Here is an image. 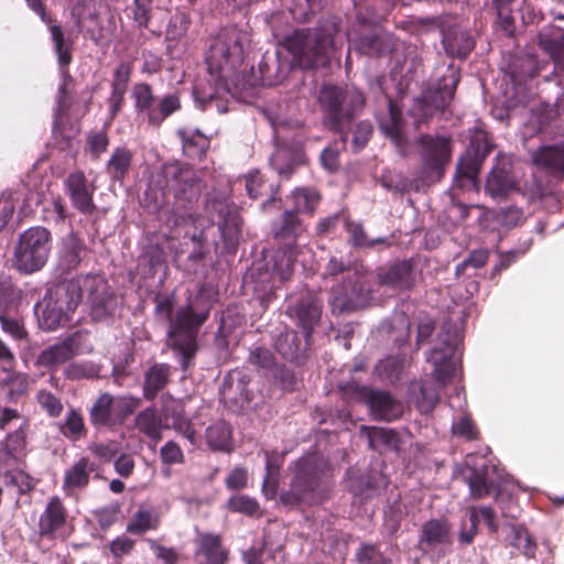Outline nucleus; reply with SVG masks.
<instances>
[{
  "label": "nucleus",
  "mask_w": 564,
  "mask_h": 564,
  "mask_svg": "<svg viewBox=\"0 0 564 564\" xmlns=\"http://www.w3.org/2000/svg\"><path fill=\"white\" fill-rule=\"evenodd\" d=\"M203 297V290H199L193 300L188 297L187 303L180 306L175 313L174 293L156 295L154 299L155 317L169 325L167 345L174 351L184 372L193 365L198 348V330L209 316L210 302Z\"/></svg>",
  "instance_id": "obj_1"
},
{
  "label": "nucleus",
  "mask_w": 564,
  "mask_h": 564,
  "mask_svg": "<svg viewBox=\"0 0 564 564\" xmlns=\"http://www.w3.org/2000/svg\"><path fill=\"white\" fill-rule=\"evenodd\" d=\"M83 289L88 293V304L90 307L91 318L96 322H108L113 317L119 308V300L110 290L104 276L86 275L70 279L58 283L54 290H48V300H53L55 294V303L52 310L53 317H47V311L43 312L44 322L47 328H54L61 323L64 315L74 312L82 301Z\"/></svg>",
  "instance_id": "obj_2"
},
{
  "label": "nucleus",
  "mask_w": 564,
  "mask_h": 564,
  "mask_svg": "<svg viewBox=\"0 0 564 564\" xmlns=\"http://www.w3.org/2000/svg\"><path fill=\"white\" fill-rule=\"evenodd\" d=\"M369 276L359 263L330 258L323 278L330 289L329 301L333 312L355 311L367 305L372 292L368 285Z\"/></svg>",
  "instance_id": "obj_3"
},
{
  "label": "nucleus",
  "mask_w": 564,
  "mask_h": 564,
  "mask_svg": "<svg viewBox=\"0 0 564 564\" xmlns=\"http://www.w3.org/2000/svg\"><path fill=\"white\" fill-rule=\"evenodd\" d=\"M332 476V468L324 456L310 454L301 457L294 464L290 488L280 495V502L291 509L318 503Z\"/></svg>",
  "instance_id": "obj_4"
},
{
  "label": "nucleus",
  "mask_w": 564,
  "mask_h": 564,
  "mask_svg": "<svg viewBox=\"0 0 564 564\" xmlns=\"http://www.w3.org/2000/svg\"><path fill=\"white\" fill-rule=\"evenodd\" d=\"M249 43V34L237 28L224 29L213 39L205 61L210 83L217 89L230 90V83L245 59Z\"/></svg>",
  "instance_id": "obj_5"
},
{
  "label": "nucleus",
  "mask_w": 564,
  "mask_h": 564,
  "mask_svg": "<svg viewBox=\"0 0 564 564\" xmlns=\"http://www.w3.org/2000/svg\"><path fill=\"white\" fill-rule=\"evenodd\" d=\"M337 24L325 21L314 29H299L286 35L283 46L302 68L325 65L336 50Z\"/></svg>",
  "instance_id": "obj_6"
},
{
  "label": "nucleus",
  "mask_w": 564,
  "mask_h": 564,
  "mask_svg": "<svg viewBox=\"0 0 564 564\" xmlns=\"http://www.w3.org/2000/svg\"><path fill=\"white\" fill-rule=\"evenodd\" d=\"M318 101L325 126L338 132L343 142H346L350 122L364 106V95L354 88L326 85L321 89Z\"/></svg>",
  "instance_id": "obj_7"
},
{
  "label": "nucleus",
  "mask_w": 564,
  "mask_h": 564,
  "mask_svg": "<svg viewBox=\"0 0 564 564\" xmlns=\"http://www.w3.org/2000/svg\"><path fill=\"white\" fill-rule=\"evenodd\" d=\"M37 15L46 24L52 43V50L56 57L61 82L57 89V110L59 113L68 109V94L74 88V78L69 74V65L73 61L74 41L70 34H66L61 24L53 21L45 12L43 4L37 0Z\"/></svg>",
  "instance_id": "obj_8"
},
{
  "label": "nucleus",
  "mask_w": 564,
  "mask_h": 564,
  "mask_svg": "<svg viewBox=\"0 0 564 564\" xmlns=\"http://www.w3.org/2000/svg\"><path fill=\"white\" fill-rule=\"evenodd\" d=\"M305 231V227L293 210H285L281 224L274 229V236L284 241V247L276 250L272 258V276L280 282L289 280L294 263L304 253L305 246L293 245Z\"/></svg>",
  "instance_id": "obj_9"
},
{
  "label": "nucleus",
  "mask_w": 564,
  "mask_h": 564,
  "mask_svg": "<svg viewBox=\"0 0 564 564\" xmlns=\"http://www.w3.org/2000/svg\"><path fill=\"white\" fill-rule=\"evenodd\" d=\"M462 334L457 325L445 321L433 348L426 354V361L433 366L432 376L444 387L456 375L458 367V347Z\"/></svg>",
  "instance_id": "obj_10"
},
{
  "label": "nucleus",
  "mask_w": 564,
  "mask_h": 564,
  "mask_svg": "<svg viewBox=\"0 0 564 564\" xmlns=\"http://www.w3.org/2000/svg\"><path fill=\"white\" fill-rule=\"evenodd\" d=\"M453 142L443 134L425 133L415 141V149L421 159V173L426 182H437L442 178L445 167L452 158Z\"/></svg>",
  "instance_id": "obj_11"
},
{
  "label": "nucleus",
  "mask_w": 564,
  "mask_h": 564,
  "mask_svg": "<svg viewBox=\"0 0 564 564\" xmlns=\"http://www.w3.org/2000/svg\"><path fill=\"white\" fill-rule=\"evenodd\" d=\"M458 80V76L452 73L448 78H444L443 84L426 88L421 97L414 100L410 113L417 124L438 112L443 116L446 115V109L455 95Z\"/></svg>",
  "instance_id": "obj_12"
},
{
  "label": "nucleus",
  "mask_w": 564,
  "mask_h": 564,
  "mask_svg": "<svg viewBox=\"0 0 564 564\" xmlns=\"http://www.w3.org/2000/svg\"><path fill=\"white\" fill-rule=\"evenodd\" d=\"M341 390L346 399L366 403L376 420L393 421L403 412L401 402L394 400L388 392L371 390L354 382L341 387Z\"/></svg>",
  "instance_id": "obj_13"
},
{
  "label": "nucleus",
  "mask_w": 564,
  "mask_h": 564,
  "mask_svg": "<svg viewBox=\"0 0 564 564\" xmlns=\"http://www.w3.org/2000/svg\"><path fill=\"white\" fill-rule=\"evenodd\" d=\"M288 316L302 329L306 339L311 338L323 312L322 299L311 290H302L286 299Z\"/></svg>",
  "instance_id": "obj_14"
},
{
  "label": "nucleus",
  "mask_w": 564,
  "mask_h": 564,
  "mask_svg": "<svg viewBox=\"0 0 564 564\" xmlns=\"http://www.w3.org/2000/svg\"><path fill=\"white\" fill-rule=\"evenodd\" d=\"M358 26L347 31V40L356 51L366 55H382L392 47L390 34L381 33L372 28V17L357 13Z\"/></svg>",
  "instance_id": "obj_15"
},
{
  "label": "nucleus",
  "mask_w": 564,
  "mask_h": 564,
  "mask_svg": "<svg viewBox=\"0 0 564 564\" xmlns=\"http://www.w3.org/2000/svg\"><path fill=\"white\" fill-rule=\"evenodd\" d=\"M206 212L212 221H217L218 229L225 241H231L239 231V219L230 203V189L225 185L221 189H214L207 194Z\"/></svg>",
  "instance_id": "obj_16"
},
{
  "label": "nucleus",
  "mask_w": 564,
  "mask_h": 564,
  "mask_svg": "<svg viewBox=\"0 0 564 564\" xmlns=\"http://www.w3.org/2000/svg\"><path fill=\"white\" fill-rule=\"evenodd\" d=\"M164 175L178 206L185 208L200 196L203 183L194 170L171 164L164 167Z\"/></svg>",
  "instance_id": "obj_17"
},
{
  "label": "nucleus",
  "mask_w": 564,
  "mask_h": 564,
  "mask_svg": "<svg viewBox=\"0 0 564 564\" xmlns=\"http://www.w3.org/2000/svg\"><path fill=\"white\" fill-rule=\"evenodd\" d=\"M249 381V376L243 371H230L220 390L224 403L234 410H247L253 398L252 391L248 389Z\"/></svg>",
  "instance_id": "obj_18"
},
{
  "label": "nucleus",
  "mask_w": 564,
  "mask_h": 564,
  "mask_svg": "<svg viewBox=\"0 0 564 564\" xmlns=\"http://www.w3.org/2000/svg\"><path fill=\"white\" fill-rule=\"evenodd\" d=\"M66 192L70 198L72 206L84 215H91L97 207L94 203L96 185L88 182L83 171H75L68 174L65 180Z\"/></svg>",
  "instance_id": "obj_19"
},
{
  "label": "nucleus",
  "mask_w": 564,
  "mask_h": 564,
  "mask_svg": "<svg viewBox=\"0 0 564 564\" xmlns=\"http://www.w3.org/2000/svg\"><path fill=\"white\" fill-rule=\"evenodd\" d=\"M387 110L377 116L380 131L395 145L400 155H405L406 135L404 120L398 105L388 96H384Z\"/></svg>",
  "instance_id": "obj_20"
},
{
  "label": "nucleus",
  "mask_w": 564,
  "mask_h": 564,
  "mask_svg": "<svg viewBox=\"0 0 564 564\" xmlns=\"http://www.w3.org/2000/svg\"><path fill=\"white\" fill-rule=\"evenodd\" d=\"M132 69L133 65L129 61H122L113 68L110 83L111 93L107 99L109 121H112L122 108Z\"/></svg>",
  "instance_id": "obj_21"
},
{
  "label": "nucleus",
  "mask_w": 564,
  "mask_h": 564,
  "mask_svg": "<svg viewBox=\"0 0 564 564\" xmlns=\"http://www.w3.org/2000/svg\"><path fill=\"white\" fill-rule=\"evenodd\" d=\"M414 282L413 264L409 260L397 262L389 269L381 270L377 273V283L392 291L410 290L414 285Z\"/></svg>",
  "instance_id": "obj_22"
},
{
  "label": "nucleus",
  "mask_w": 564,
  "mask_h": 564,
  "mask_svg": "<svg viewBox=\"0 0 564 564\" xmlns=\"http://www.w3.org/2000/svg\"><path fill=\"white\" fill-rule=\"evenodd\" d=\"M538 45L558 69H564V28L547 25L536 35Z\"/></svg>",
  "instance_id": "obj_23"
},
{
  "label": "nucleus",
  "mask_w": 564,
  "mask_h": 564,
  "mask_svg": "<svg viewBox=\"0 0 564 564\" xmlns=\"http://www.w3.org/2000/svg\"><path fill=\"white\" fill-rule=\"evenodd\" d=\"M501 481H503V477L498 474V467L495 465H484L480 469H473L468 476L470 496L474 498L486 497Z\"/></svg>",
  "instance_id": "obj_24"
},
{
  "label": "nucleus",
  "mask_w": 564,
  "mask_h": 564,
  "mask_svg": "<svg viewBox=\"0 0 564 564\" xmlns=\"http://www.w3.org/2000/svg\"><path fill=\"white\" fill-rule=\"evenodd\" d=\"M13 265L21 274L35 271V229L29 228L20 235L14 249Z\"/></svg>",
  "instance_id": "obj_25"
},
{
  "label": "nucleus",
  "mask_w": 564,
  "mask_h": 564,
  "mask_svg": "<svg viewBox=\"0 0 564 564\" xmlns=\"http://www.w3.org/2000/svg\"><path fill=\"white\" fill-rule=\"evenodd\" d=\"M310 339L305 338V343L302 344L295 330L285 328L276 335L274 345L275 349L285 360L301 364L305 359Z\"/></svg>",
  "instance_id": "obj_26"
},
{
  "label": "nucleus",
  "mask_w": 564,
  "mask_h": 564,
  "mask_svg": "<svg viewBox=\"0 0 564 564\" xmlns=\"http://www.w3.org/2000/svg\"><path fill=\"white\" fill-rule=\"evenodd\" d=\"M419 543L422 547L433 549L451 544V525L445 519H432L421 527Z\"/></svg>",
  "instance_id": "obj_27"
},
{
  "label": "nucleus",
  "mask_w": 564,
  "mask_h": 564,
  "mask_svg": "<svg viewBox=\"0 0 564 564\" xmlns=\"http://www.w3.org/2000/svg\"><path fill=\"white\" fill-rule=\"evenodd\" d=\"M80 335L78 333L73 334L66 339L57 343L50 348L45 349L37 356V365H45L48 367L62 364L70 359L79 350L78 343Z\"/></svg>",
  "instance_id": "obj_28"
},
{
  "label": "nucleus",
  "mask_w": 564,
  "mask_h": 564,
  "mask_svg": "<svg viewBox=\"0 0 564 564\" xmlns=\"http://www.w3.org/2000/svg\"><path fill=\"white\" fill-rule=\"evenodd\" d=\"M480 518L486 523L490 533H496L498 531L496 514L491 507L482 506L479 509L473 507L469 512V527L467 528L466 522L462 523V528L458 535L460 543L470 544L473 542L477 533V525Z\"/></svg>",
  "instance_id": "obj_29"
},
{
  "label": "nucleus",
  "mask_w": 564,
  "mask_h": 564,
  "mask_svg": "<svg viewBox=\"0 0 564 564\" xmlns=\"http://www.w3.org/2000/svg\"><path fill=\"white\" fill-rule=\"evenodd\" d=\"M533 163L556 177H564V143L539 148L532 154Z\"/></svg>",
  "instance_id": "obj_30"
},
{
  "label": "nucleus",
  "mask_w": 564,
  "mask_h": 564,
  "mask_svg": "<svg viewBox=\"0 0 564 564\" xmlns=\"http://www.w3.org/2000/svg\"><path fill=\"white\" fill-rule=\"evenodd\" d=\"M442 42L447 55L458 58H465L475 46L471 35L460 28L445 31Z\"/></svg>",
  "instance_id": "obj_31"
},
{
  "label": "nucleus",
  "mask_w": 564,
  "mask_h": 564,
  "mask_svg": "<svg viewBox=\"0 0 564 564\" xmlns=\"http://www.w3.org/2000/svg\"><path fill=\"white\" fill-rule=\"evenodd\" d=\"M516 184L507 166H494L487 177L485 191L492 198L507 197L514 191Z\"/></svg>",
  "instance_id": "obj_32"
},
{
  "label": "nucleus",
  "mask_w": 564,
  "mask_h": 564,
  "mask_svg": "<svg viewBox=\"0 0 564 564\" xmlns=\"http://www.w3.org/2000/svg\"><path fill=\"white\" fill-rule=\"evenodd\" d=\"M133 153L126 147H117L110 154L105 165V172L110 181L122 183L129 174Z\"/></svg>",
  "instance_id": "obj_33"
},
{
  "label": "nucleus",
  "mask_w": 564,
  "mask_h": 564,
  "mask_svg": "<svg viewBox=\"0 0 564 564\" xmlns=\"http://www.w3.org/2000/svg\"><path fill=\"white\" fill-rule=\"evenodd\" d=\"M361 434L367 437L368 446L373 451H398L399 448V435L391 429L361 426Z\"/></svg>",
  "instance_id": "obj_34"
},
{
  "label": "nucleus",
  "mask_w": 564,
  "mask_h": 564,
  "mask_svg": "<svg viewBox=\"0 0 564 564\" xmlns=\"http://www.w3.org/2000/svg\"><path fill=\"white\" fill-rule=\"evenodd\" d=\"M132 97L138 115L145 117L150 124L158 126L159 118L154 116L156 102L151 86L147 83L135 84L132 89Z\"/></svg>",
  "instance_id": "obj_35"
},
{
  "label": "nucleus",
  "mask_w": 564,
  "mask_h": 564,
  "mask_svg": "<svg viewBox=\"0 0 564 564\" xmlns=\"http://www.w3.org/2000/svg\"><path fill=\"white\" fill-rule=\"evenodd\" d=\"M171 377V366L167 364H155L144 373L143 397L148 400L154 399L164 389Z\"/></svg>",
  "instance_id": "obj_36"
},
{
  "label": "nucleus",
  "mask_w": 564,
  "mask_h": 564,
  "mask_svg": "<svg viewBox=\"0 0 564 564\" xmlns=\"http://www.w3.org/2000/svg\"><path fill=\"white\" fill-rule=\"evenodd\" d=\"M90 421L96 426H112L118 424L115 410V397L104 393L93 404L89 411Z\"/></svg>",
  "instance_id": "obj_37"
},
{
  "label": "nucleus",
  "mask_w": 564,
  "mask_h": 564,
  "mask_svg": "<svg viewBox=\"0 0 564 564\" xmlns=\"http://www.w3.org/2000/svg\"><path fill=\"white\" fill-rule=\"evenodd\" d=\"M65 523V512L61 500L54 497L48 502L39 522L40 534L51 535L59 530Z\"/></svg>",
  "instance_id": "obj_38"
},
{
  "label": "nucleus",
  "mask_w": 564,
  "mask_h": 564,
  "mask_svg": "<svg viewBox=\"0 0 564 564\" xmlns=\"http://www.w3.org/2000/svg\"><path fill=\"white\" fill-rule=\"evenodd\" d=\"M206 442L213 451L229 453L232 449V431L223 420L210 424L205 432Z\"/></svg>",
  "instance_id": "obj_39"
},
{
  "label": "nucleus",
  "mask_w": 564,
  "mask_h": 564,
  "mask_svg": "<svg viewBox=\"0 0 564 564\" xmlns=\"http://www.w3.org/2000/svg\"><path fill=\"white\" fill-rule=\"evenodd\" d=\"M265 477L262 484V491L271 499L276 494L278 477L283 462V455L275 451H264Z\"/></svg>",
  "instance_id": "obj_40"
},
{
  "label": "nucleus",
  "mask_w": 564,
  "mask_h": 564,
  "mask_svg": "<svg viewBox=\"0 0 564 564\" xmlns=\"http://www.w3.org/2000/svg\"><path fill=\"white\" fill-rule=\"evenodd\" d=\"M246 191L252 199L269 195V198L262 204V207L267 208V206L275 200L278 187L273 184H267L263 175L259 171H256L246 176Z\"/></svg>",
  "instance_id": "obj_41"
},
{
  "label": "nucleus",
  "mask_w": 564,
  "mask_h": 564,
  "mask_svg": "<svg viewBox=\"0 0 564 564\" xmlns=\"http://www.w3.org/2000/svg\"><path fill=\"white\" fill-rule=\"evenodd\" d=\"M95 470V465L88 457L79 458L66 473L64 487L75 489L85 487L89 481V475Z\"/></svg>",
  "instance_id": "obj_42"
},
{
  "label": "nucleus",
  "mask_w": 564,
  "mask_h": 564,
  "mask_svg": "<svg viewBox=\"0 0 564 564\" xmlns=\"http://www.w3.org/2000/svg\"><path fill=\"white\" fill-rule=\"evenodd\" d=\"M135 426L140 433L153 441L161 438L163 425L155 408L150 406L141 411L135 417Z\"/></svg>",
  "instance_id": "obj_43"
},
{
  "label": "nucleus",
  "mask_w": 564,
  "mask_h": 564,
  "mask_svg": "<svg viewBox=\"0 0 564 564\" xmlns=\"http://www.w3.org/2000/svg\"><path fill=\"white\" fill-rule=\"evenodd\" d=\"M83 250L84 242L74 234H69L63 238L59 257L64 269L70 270L76 268L80 262V253Z\"/></svg>",
  "instance_id": "obj_44"
},
{
  "label": "nucleus",
  "mask_w": 564,
  "mask_h": 564,
  "mask_svg": "<svg viewBox=\"0 0 564 564\" xmlns=\"http://www.w3.org/2000/svg\"><path fill=\"white\" fill-rule=\"evenodd\" d=\"M411 392L416 408L421 413L429 414L440 401L438 391L426 383L413 384Z\"/></svg>",
  "instance_id": "obj_45"
},
{
  "label": "nucleus",
  "mask_w": 564,
  "mask_h": 564,
  "mask_svg": "<svg viewBox=\"0 0 564 564\" xmlns=\"http://www.w3.org/2000/svg\"><path fill=\"white\" fill-rule=\"evenodd\" d=\"M160 523L158 513L150 509H139L127 524V531L132 534H143L156 530Z\"/></svg>",
  "instance_id": "obj_46"
},
{
  "label": "nucleus",
  "mask_w": 564,
  "mask_h": 564,
  "mask_svg": "<svg viewBox=\"0 0 564 564\" xmlns=\"http://www.w3.org/2000/svg\"><path fill=\"white\" fill-rule=\"evenodd\" d=\"M406 364L405 357H388L378 362L376 366V372L383 380L394 384L401 379V376L406 368Z\"/></svg>",
  "instance_id": "obj_47"
},
{
  "label": "nucleus",
  "mask_w": 564,
  "mask_h": 564,
  "mask_svg": "<svg viewBox=\"0 0 564 564\" xmlns=\"http://www.w3.org/2000/svg\"><path fill=\"white\" fill-rule=\"evenodd\" d=\"M178 135L183 151L189 158L200 156L208 148V140L197 130L180 129Z\"/></svg>",
  "instance_id": "obj_48"
},
{
  "label": "nucleus",
  "mask_w": 564,
  "mask_h": 564,
  "mask_svg": "<svg viewBox=\"0 0 564 564\" xmlns=\"http://www.w3.org/2000/svg\"><path fill=\"white\" fill-rule=\"evenodd\" d=\"M507 540L509 543L521 551L527 557H533L535 554V542L523 527L509 525Z\"/></svg>",
  "instance_id": "obj_49"
},
{
  "label": "nucleus",
  "mask_w": 564,
  "mask_h": 564,
  "mask_svg": "<svg viewBox=\"0 0 564 564\" xmlns=\"http://www.w3.org/2000/svg\"><path fill=\"white\" fill-rule=\"evenodd\" d=\"M198 552L204 554L209 564H223L226 561V553L220 546L218 535H203L199 541Z\"/></svg>",
  "instance_id": "obj_50"
},
{
  "label": "nucleus",
  "mask_w": 564,
  "mask_h": 564,
  "mask_svg": "<svg viewBox=\"0 0 564 564\" xmlns=\"http://www.w3.org/2000/svg\"><path fill=\"white\" fill-rule=\"evenodd\" d=\"M294 164L295 154L285 148H278L270 158V165L285 178L292 174Z\"/></svg>",
  "instance_id": "obj_51"
},
{
  "label": "nucleus",
  "mask_w": 564,
  "mask_h": 564,
  "mask_svg": "<svg viewBox=\"0 0 564 564\" xmlns=\"http://www.w3.org/2000/svg\"><path fill=\"white\" fill-rule=\"evenodd\" d=\"M296 213L312 214L319 200L318 193L313 188H297L292 193Z\"/></svg>",
  "instance_id": "obj_52"
},
{
  "label": "nucleus",
  "mask_w": 564,
  "mask_h": 564,
  "mask_svg": "<svg viewBox=\"0 0 564 564\" xmlns=\"http://www.w3.org/2000/svg\"><path fill=\"white\" fill-rule=\"evenodd\" d=\"M172 429L188 441L192 446L199 445V436L191 420L182 416V409L177 405L173 414Z\"/></svg>",
  "instance_id": "obj_53"
},
{
  "label": "nucleus",
  "mask_w": 564,
  "mask_h": 564,
  "mask_svg": "<svg viewBox=\"0 0 564 564\" xmlns=\"http://www.w3.org/2000/svg\"><path fill=\"white\" fill-rule=\"evenodd\" d=\"M346 229L349 236L350 242L360 248H371L378 243L388 245V239L380 237L377 239H368L366 232L360 224L347 223Z\"/></svg>",
  "instance_id": "obj_54"
},
{
  "label": "nucleus",
  "mask_w": 564,
  "mask_h": 564,
  "mask_svg": "<svg viewBox=\"0 0 564 564\" xmlns=\"http://www.w3.org/2000/svg\"><path fill=\"white\" fill-rule=\"evenodd\" d=\"M61 430L67 438L72 441L80 440L85 434V425L82 415L75 410H69Z\"/></svg>",
  "instance_id": "obj_55"
},
{
  "label": "nucleus",
  "mask_w": 564,
  "mask_h": 564,
  "mask_svg": "<svg viewBox=\"0 0 564 564\" xmlns=\"http://www.w3.org/2000/svg\"><path fill=\"white\" fill-rule=\"evenodd\" d=\"M228 508L234 512L249 517L256 516L260 511L258 501L246 495L232 496L228 500Z\"/></svg>",
  "instance_id": "obj_56"
},
{
  "label": "nucleus",
  "mask_w": 564,
  "mask_h": 564,
  "mask_svg": "<svg viewBox=\"0 0 564 564\" xmlns=\"http://www.w3.org/2000/svg\"><path fill=\"white\" fill-rule=\"evenodd\" d=\"M381 327L389 333L398 328L399 334L394 337V340L403 341L408 338L410 333V321L404 313H397L391 319L382 322Z\"/></svg>",
  "instance_id": "obj_57"
},
{
  "label": "nucleus",
  "mask_w": 564,
  "mask_h": 564,
  "mask_svg": "<svg viewBox=\"0 0 564 564\" xmlns=\"http://www.w3.org/2000/svg\"><path fill=\"white\" fill-rule=\"evenodd\" d=\"M65 375L72 380L95 378L99 375V367L89 361L73 362L65 368Z\"/></svg>",
  "instance_id": "obj_58"
},
{
  "label": "nucleus",
  "mask_w": 564,
  "mask_h": 564,
  "mask_svg": "<svg viewBox=\"0 0 564 564\" xmlns=\"http://www.w3.org/2000/svg\"><path fill=\"white\" fill-rule=\"evenodd\" d=\"M139 405V398L131 395L115 397V410L117 412L118 424L122 423L127 416L132 414Z\"/></svg>",
  "instance_id": "obj_59"
},
{
  "label": "nucleus",
  "mask_w": 564,
  "mask_h": 564,
  "mask_svg": "<svg viewBox=\"0 0 564 564\" xmlns=\"http://www.w3.org/2000/svg\"><path fill=\"white\" fill-rule=\"evenodd\" d=\"M356 556L359 564H389V561L373 544H362Z\"/></svg>",
  "instance_id": "obj_60"
},
{
  "label": "nucleus",
  "mask_w": 564,
  "mask_h": 564,
  "mask_svg": "<svg viewBox=\"0 0 564 564\" xmlns=\"http://www.w3.org/2000/svg\"><path fill=\"white\" fill-rule=\"evenodd\" d=\"M152 0H133L132 17L139 28H148L151 19Z\"/></svg>",
  "instance_id": "obj_61"
},
{
  "label": "nucleus",
  "mask_w": 564,
  "mask_h": 564,
  "mask_svg": "<svg viewBox=\"0 0 564 564\" xmlns=\"http://www.w3.org/2000/svg\"><path fill=\"white\" fill-rule=\"evenodd\" d=\"M380 184L382 187L394 193H404L408 188V181L399 173L391 171H384L380 177Z\"/></svg>",
  "instance_id": "obj_62"
},
{
  "label": "nucleus",
  "mask_w": 564,
  "mask_h": 564,
  "mask_svg": "<svg viewBox=\"0 0 564 564\" xmlns=\"http://www.w3.org/2000/svg\"><path fill=\"white\" fill-rule=\"evenodd\" d=\"M160 456L165 465L181 464L184 460L183 451L174 441H169L161 447Z\"/></svg>",
  "instance_id": "obj_63"
},
{
  "label": "nucleus",
  "mask_w": 564,
  "mask_h": 564,
  "mask_svg": "<svg viewBox=\"0 0 564 564\" xmlns=\"http://www.w3.org/2000/svg\"><path fill=\"white\" fill-rule=\"evenodd\" d=\"M87 142H88V151H89L90 155L94 159H99V156L104 152H106L108 144H109V139H108V135L106 132L96 131V132H91L88 135Z\"/></svg>",
  "instance_id": "obj_64"
}]
</instances>
